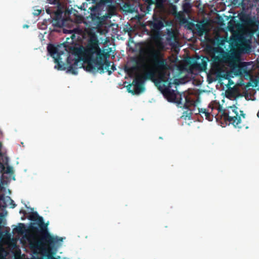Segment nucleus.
I'll list each match as a JSON object with an SVG mask.
<instances>
[{
    "mask_svg": "<svg viewBox=\"0 0 259 259\" xmlns=\"http://www.w3.org/2000/svg\"><path fill=\"white\" fill-rule=\"evenodd\" d=\"M228 65L230 66L231 67H234L235 65H236V60H234L232 59L228 58L227 60H226Z\"/></svg>",
    "mask_w": 259,
    "mask_h": 259,
    "instance_id": "nucleus-13",
    "label": "nucleus"
},
{
    "mask_svg": "<svg viewBox=\"0 0 259 259\" xmlns=\"http://www.w3.org/2000/svg\"><path fill=\"white\" fill-rule=\"evenodd\" d=\"M2 147V143L0 142V156H1V155H2V152H1Z\"/></svg>",
    "mask_w": 259,
    "mask_h": 259,
    "instance_id": "nucleus-22",
    "label": "nucleus"
},
{
    "mask_svg": "<svg viewBox=\"0 0 259 259\" xmlns=\"http://www.w3.org/2000/svg\"><path fill=\"white\" fill-rule=\"evenodd\" d=\"M237 108L235 106L229 107L224 113L223 118L224 119L229 121L238 115Z\"/></svg>",
    "mask_w": 259,
    "mask_h": 259,
    "instance_id": "nucleus-6",
    "label": "nucleus"
},
{
    "mask_svg": "<svg viewBox=\"0 0 259 259\" xmlns=\"http://www.w3.org/2000/svg\"><path fill=\"white\" fill-rule=\"evenodd\" d=\"M51 22L55 27H62V32L65 33V17H51Z\"/></svg>",
    "mask_w": 259,
    "mask_h": 259,
    "instance_id": "nucleus-7",
    "label": "nucleus"
},
{
    "mask_svg": "<svg viewBox=\"0 0 259 259\" xmlns=\"http://www.w3.org/2000/svg\"><path fill=\"white\" fill-rule=\"evenodd\" d=\"M48 54L53 59L55 64L54 68L58 70H65V63L62 56L65 53V42L61 44H48L47 47Z\"/></svg>",
    "mask_w": 259,
    "mask_h": 259,
    "instance_id": "nucleus-4",
    "label": "nucleus"
},
{
    "mask_svg": "<svg viewBox=\"0 0 259 259\" xmlns=\"http://www.w3.org/2000/svg\"><path fill=\"white\" fill-rule=\"evenodd\" d=\"M12 172V168L10 166H8L7 167V169L5 171V172L6 174H10V173H11Z\"/></svg>",
    "mask_w": 259,
    "mask_h": 259,
    "instance_id": "nucleus-15",
    "label": "nucleus"
},
{
    "mask_svg": "<svg viewBox=\"0 0 259 259\" xmlns=\"http://www.w3.org/2000/svg\"><path fill=\"white\" fill-rule=\"evenodd\" d=\"M28 219L33 222L29 226V230L38 237V239L31 244L32 246L40 249L47 247L49 250L59 246L63 242V238L54 237L50 235L48 231L47 224H45L43 218L40 217L37 212H31Z\"/></svg>",
    "mask_w": 259,
    "mask_h": 259,
    "instance_id": "nucleus-2",
    "label": "nucleus"
},
{
    "mask_svg": "<svg viewBox=\"0 0 259 259\" xmlns=\"http://www.w3.org/2000/svg\"><path fill=\"white\" fill-rule=\"evenodd\" d=\"M101 3L102 4H110L108 5V13L109 16H113L117 15V9L115 5L111 4V0H101Z\"/></svg>",
    "mask_w": 259,
    "mask_h": 259,
    "instance_id": "nucleus-8",
    "label": "nucleus"
},
{
    "mask_svg": "<svg viewBox=\"0 0 259 259\" xmlns=\"http://www.w3.org/2000/svg\"><path fill=\"white\" fill-rule=\"evenodd\" d=\"M162 48L161 41L159 39L154 40L149 49L148 58L143 60L138 66L141 74L137 75L132 84L137 91L139 80L146 74L152 75L157 78L159 87L165 92L167 99L171 102H178L180 95L170 91V85L175 83L169 79V71L164 61L160 59Z\"/></svg>",
    "mask_w": 259,
    "mask_h": 259,
    "instance_id": "nucleus-1",
    "label": "nucleus"
},
{
    "mask_svg": "<svg viewBox=\"0 0 259 259\" xmlns=\"http://www.w3.org/2000/svg\"><path fill=\"white\" fill-rule=\"evenodd\" d=\"M97 42V38L93 36L91 38L86 48L81 47L75 48V53L79 59L88 63L86 69L89 71L95 72L102 67L100 63L93 61L94 57H98L100 54V50Z\"/></svg>",
    "mask_w": 259,
    "mask_h": 259,
    "instance_id": "nucleus-3",
    "label": "nucleus"
},
{
    "mask_svg": "<svg viewBox=\"0 0 259 259\" xmlns=\"http://www.w3.org/2000/svg\"><path fill=\"white\" fill-rule=\"evenodd\" d=\"M168 14H175L176 13V8L175 6L170 5L168 6V10H166Z\"/></svg>",
    "mask_w": 259,
    "mask_h": 259,
    "instance_id": "nucleus-11",
    "label": "nucleus"
},
{
    "mask_svg": "<svg viewBox=\"0 0 259 259\" xmlns=\"http://www.w3.org/2000/svg\"><path fill=\"white\" fill-rule=\"evenodd\" d=\"M229 123L233 124L235 126L240 127V124L241 123L240 117L238 115L235 117L232 118L229 121Z\"/></svg>",
    "mask_w": 259,
    "mask_h": 259,
    "instance_id": "nucleus-10",
    "label": "nucleus"
},
{
    "mask_svg": "<svg viewBox=\"0 0 259 259\" xmlns=\"http://www.w3.org/2000/svg\"><path fill=\"white\" fill-rule=\"evenodd\" d=\"M11 208H14V207H16V205L14 203V202L12 200V202H11Z\"/></svg>",
    "mask_w": 259,
    "mask_h": 259,
    "instance_id": "nucleus-20",
    "label": "nucleus"
},
{
    "mask_svg": "<svg viewBox=\"0 0 259 259\" xmlns=\"http://www.w3.org/2000/svg\"><path fill=\"white\" fill-rule=\"evenodd\" d=\"M21 219H22V220H24V219H25V217H22V218H21Z\"/></svg>",
    "mask_w": 259,
    "mask_h": 259,
    "instance_id": "nucleus-24",
    "label": "nucleus"
},
{
    "mask_svg": "<svg viewBox=\"0 0 259 259\" xmlns=\"http://www.w3.org/2000/svg\"><path fill=\"white\" fill-rule=\"evenodd\" d=\"M26 231V227L24 224L20 223L19 225L13 229V232L19 234H23Z\"/></svg>",
    "mask_w": 259,
    "mask_h": 259,
    "instance_id": "nucleus-9",
    "label": "nucleus"
},
{
    "mask_svg": "<svg viewBox=\"0 0 259 259\" xmlns=\"http://www.w3.org/2000/svg\"><path fill=\"white\" fill-rule=\"evenodd\" d=\"M19 213H22L24 215H25L26 214V211L25 210H23V209H21L19 211Z\"/></svg>",
    "mask_w": 259,
    "mask_h": 259,
    "instance_id": "nucleus-19",
    "label": "nucleus"
},
{
    "mask_svg": "<svg viewBox=\"0 0 259 259\" xmlns=\"http://www.w3.org/2000/svg\"><path fill=\"white\" fill-rule=\"evenodd\" d=\"M41 12V9H34V12L33 14L34 16H38L40 14Z\"/></svg>",
    "mask_w": 259,
    "mask_h": 259,
    "instance_id": "nucleus-14",
    "label": "nucleus"
},
{
    "mask_svg": "<svg viewBox=\"0 0 259 259\" xmlns=\"http://www.w3.org/2000/svg\"><path fill=\"white\" fill-rule=\"evenodd\" d=\"M179 16H183V15H184V14H179Z\"/></svg>",
    "mask_w": 259,
    "mask_h": 259,
    "instance_id": "nucleus-23",
    "label": "nucleus"
},
{
    "mask_svg": "<svg viewBox=\"0 0 259 259\" xmlns=\"http://www.w3.org/2000/svg\"><path fill=\"white\" fill-rule=\"evenodd\" d=\"M183 11L186 14H188L191 11V5L189 3H185L183 5Z\"/></svg>",
    "mask_w": 259,
    "mask_h": 259,
    "instance_id": "nucleus-12",
    "label": "nucleus"
},
{
    "mask_svg": "<svg viewBox=\"0 0 259 259\" xmlns=\"http://www.w3.org/2000/svg\"><path fill=\"white\" fill-rule=\"evenodd\" d=\"M226 96H227L228 98H229V99H232L233 98H234V95H233L232 94H231L230 93V92H226Z\"/></svg>",
    "mask_w": 259,
    "mask_h": 259,
    "instance_id": "nucleus-16",
    "label": "nucleus"
},
{
    "mask_svg": "<svg viewBox=\"0 0 259 259\" xmlns=\"http://www.w3.org/2000/svg\"><path fill=\"white\" fill-rule=\"evenodd\" d=\"M47 2L50 4L57 5L56 10L53 11L54 16H62V14L65 13V5L62 4L60 0H47ZM46 12L49 15L53 13L50 9H47Z\"/></svg>",
    "mask_w": 259,
    "mask_h": 259,
    "instance_id": "nucleus-5",
    "label": "nucleus"
},
{
    "mask_svg": "<svg viewBox=\"0 0 259 259\" xmlns=\"http://www.w3.org/2000/svg\"><path fill=\"white\" fill-rule=\"evenodd\" d=\"M47 259H56L55 257L53 256V255L50 253H48Z\"/></svg>",
    "mask_w": 259,
    "mask_h": 259,
    "instance_id": "nucleus-18",
    "label": "nucleus"
},
{
    "mask_svg": "<svg viewBox=\"0 0 259 259\" xmlns=\"http://www.w3.org/2000/svg\"><path fill=\"white\" fill-rule=\"evenodd\" d=\"M29 27V26L28 25H27V24H24L23 26V28H28Z\"/></svg>",
    "mask_w": 259,
    "mask_h": 259,
    "instance_id": "nucleus-21",
    "label": "nucleus"
},
{
    "mask_svg": "<svg viewBox=\"0 0 259 259\" xmlns=\"http://www.w3.org/2000/svg\"><path fill=\"white\" fill-rule=\"evenodd\" d=\"M5 169V167L4 164L0 162V170H1V172L4 171Z\"/></svg>",
    "mask_w": 259,
    "mask_h": 259,
    "instance_id": "nucleus-17",
    "label": "nucleus"
}]
</instances>
